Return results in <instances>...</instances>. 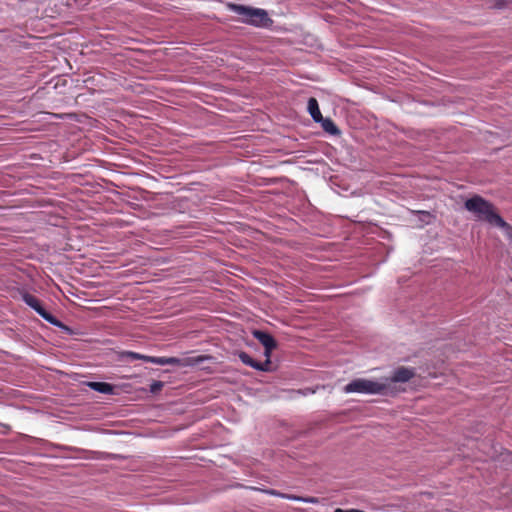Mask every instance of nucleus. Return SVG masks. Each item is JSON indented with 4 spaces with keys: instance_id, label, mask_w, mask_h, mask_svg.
I'll return each mask as SVG.
<instances>
[{
    "instance_id": "nucleus-1",
    "label": "nucleus",
    "mask_w": 512,
    "mask_h": 512,
    "mask_svg": "<svg viewBox=\"0 0 512 512\" xmlns=\"http://www.w3.org/2000/svg\"><path fill=\"white\" fill-rule=\"evenodd\" d=\"M464 207L473 213L478 220H484L491 225L500 227L505 235L512 233V226L504 221V219L494 212L493 205L481 196L475 195L467 199Z\"/></svg>"
},
{
    "instance_id": "nucleus-2",
    "label": "nucleus",
    "mask_w": 512,
    "mask_h": 512,
    "mask_svg": "<svg viewBox=\"0 0 512 512\" xmlns=\"http://www.w3.org/2000/svg\"><path fill=\"white\" fill-rule=\"evenodd\" d=\"M229 8L232 12L241 16L244 23L256 27L266 28L269 27L273 22L267 11L261 8H254L241 4H229Z\"/></svg>"
},
{
    "instance_id": "nucleus-3",
    "label": "nucleus",
    "mask_w": 512,
    "mask_h": 512,
    "mask_svg": "<svg viewBox=\"0 0 512 512\" xmlns=\"http://www.w3.org/2000/svg\"><path fill=\"white\" fill-rule=\"evenodd\" d=\"M387 390V380L377 381L366 378L354 379L343 388V391L347 394L358 393L367 395H385Z\"/></svg>"
},
{
    "instance_id": "nucleus-4",
    "label": "nucleus",
    "mask_w": 512,
    "mask_h": 512,
    "mask_svg": "<svg viewBox=\"0 0 512 512\" xmlns=\"http://www.w3.org/2000/svg\"><path fill=\"white\" fill-rule=\"evenodd\" d=\"M119 359L123 362H132L134 360H142L144 362L156 364V365H175L180 362L178 358L175 357H156V356H148L140 353L132 352V351H123L119 355Z\"/></svg>"
},
{
    "instance_id": "nucleus-5",
    "label": "nucleus",
    "mask_w": 512,
    "mask_h": 512,
    "mask_svg": "<svg viewBox=\"0 0 512 512\" xmlns=\"http://www.w3.org/2000/svg\"><path fill=\"white\" fill-rule=\"evenodd\" d=\"M21 298L23 302L29 306L31 309H33L40 317H42L45 321H47L49 324L62 328L63 324L61 321H59L54 315H52L50 312H48L43 305L41 304L40 300L33 296L32 294H29L27 292L23 293L21 295Z\"/></svg>"
},
{
    "instance_id": "nucleus-6",
    "label": "nucleus",
    "mask_w": 512,
    "mask_h": 512,
    "mask_svg": "<svg viewBox=\"0 0 512 512\" xmlns=\"http://www.w3.org/2000/svg\"><path fill=\"white\" fill-rule=\"evenodd\" d=\"M252 335L263 345L265 358H270L272 351L277 346L275 339L269 333L262 330H254Z\"/></svg>"
},
{
    "instance_id": "nucleus-7",
    "label": "nucleus",
    "mask_w": 512,
    "mask_h": 512,
    "mask_svg": "<svg viewBox=\"0 0 512 512\" xmlns=\"http://www.w3.org/2000/svg\"><path fill=\"white\" fill-rule=\"evenodd\" d=\"M239 359L245 365L250 366L258 371L268 372L271 371L272 369V363L270 358H266L264 362H258L255 359H253L248 353L241 352L239 354Z\"/></svg>"
},
{
    "instance_id": "nucleus-8",
    "label": "nucleus",
    "mask_w": 512,
    "mask_h": 512,
    "mask_svg": "<svg viewBox=\"0 0 512 512\" xmlns=\"http://www.w3.org/2000/svg\"><path fill=\"white\" fill-rule=\"evenodd\" d=\"M414 370L407 367H400L396 369L391 378H386L388 387L390 383H406L414 376Z\"/></svg>"
},
{
    "instance_id": "nucleus-9",
    "label": "nucleus",
    "mask_w": 512,
    "mask_h": 512,
    "mask_svg": "<svg viewBox=\"0 0 512 512\" xmlns=\"http://www.w3.org/2000/svg\"><path fill=\"white\" fill-rule=\"evenodd\" d=\"M308 112L311 116V118L315 122H319V120H323V116L321 114L319 104L316 98H309L308 105H307Z\"/></svg>"
},
{
    "instance_id": "nucleus-10",
    "label": "nucleus",
    "mask_w": 512,
    "mask_h": 512,
    "mask_svg": "<svg viewBox=\"0 0 512 512\" xmlns=\"http://www.w3.org/2000/svg\"><path fill=\"white\" fill-rule=\"evenodd\" d=\"M88 386L102 394H111L113 392V386L107 382H89Z\"/></svg>"
},
{
    "instance_id": "nucleus-11",
    "label": "nucleus",
    "mask_w": 512,
    "mask_h": 512,
    "mask_svg": "<svg viewBox=\"0 0 512 512\" xmlns=\"http://www.w3.org/2000/svg\"><path fill=\"white\" fill-rule=\"evenodd\" d=\"M321 124V127L322 129L331 134V135H338L340 134V130L337 128V126L335 125V123L330 119V118H324L323 117V120H319V122Z\"/></svg>"
},
{
    "instance_id": "nucleus-12",
    "label": "nucleus",
    "mask_w": 512,
    "mask_h": 512,
    "mask_svg": "<svg viewBox=\"0 0 512 512\" xmlns=\"http://www.w3.org/2000/svg\"><path fill=\"white\" fill-rule=\"evenodd\" d=\"M269 493L271 495L281 496V497H283L285 499H288V500L299 501V502H301V500H303V497H298V496H293V495H284V494L277 493L275 491H270Z\"/></svg>"
},
{
    "instance_id": "nucleus-13",
    "label": "nucleus",
    "mask_w": 512,
    "mask_h": 512,
    "mask_svg": "<svg viewBox=\"0 0 512 512\" xmlns=\"http://www.w3.org/2000/svg\"><path fill=\"white\" fill-rule=\"evenodd\" d=\"M506 5H507L506 0H491L490 7L502 9V8L506 7Z\"/></svg>"
},
{
    "instance_id": "nucleus-14",
    "label": "nucleus",
    "mask_w": 512,
    "mask_h": 512,
    "mask_svg": "<svg viewBox=\"0 0 512 512\" xmlns=\"http://www.w3.org/2000/svg\"><path fill=\"white\" fill-rule=\"evenodd\" d=\"M163 387V383L161 381H154L151 385H150V391L152 393H156L158 391H160Z\"/></svg>"
},
{
    "instance_id": "nucleus-15",
    "label": "nucleus",
    "mask_w": 512,
    "mask_h": 512,
    "mask_svg": "<svg viewBox=\"0 0 512 512\" xmlns=\"http://www.w3.org/2000/svg\"><path fill=\"white\" fill-rule=\"evenodd\" d=\"M503 459L506 460V461H509V462H512V452H505L503 454Z\"/></svg>"
},
{
    "instance_id": "nucleus-16",
    "label": "nucleus",
    "mask_w": 512,
    "mask_h": 512,
    "mask_svg": "<svg viewBox=\"0 0 512 512\" xmlns=\"http://www.w3.org/2000/svg\"><path fill=\"white\" fill-rule=\"evenodd\" d=\"M301 502H304V503H317V499L316 498H304L303 497V500H301Z\"/></svg>"
},
{
    "instance_id": "nucleus-17",
    "label": "nucleus",
    "mask_w": 512,
    "mask_h": 512,
    "mask_svg": "<svg viewBox=\"0 0 512 512\" xmlns=\"http://www.w3.org/2000/svg\"><path fill=\"white\" fill-rule=\"evenodd\" d=\"M509 2H511V3H512V0H509Z\"/></svg>"
}]
</instances>
